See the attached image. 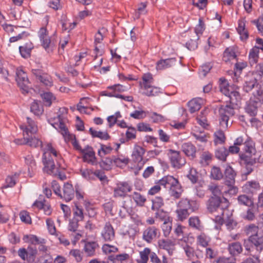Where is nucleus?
I'll return each mask as SVG.
<instances>
[{
    "mask_svg": "<svg viewBox=\"0 0 263 263\" xmlns=\"http://www.w3.org/2000/svg\"><path fill=\"white\" fill-rule=\"evenodd\" d=\"M226 218H227V219L225 221V224L227 227V228L229 230L234 229V228L236 227L237 223L236 221H235L233 219L229 218L228 214H227V213H226L225 218L223 219L220 218V217H219V220L223 221L224 219H225Z\"/></svg>",
    "mask_w": 263,
    "mask_h": 263,
    "instance_id": "obj_51",
    "label": "nucleus"
},
{
    "mask_svg": "<svg viewBox=\"0 0 263 263\" xmlns=\"http://www.w3.org/2000/svg\"><path fill=\"white\" fill-rule=\"evenodd\" d=\"M227 96L229 97L230 103L231 104H237V102L240 100L239 92L234 90L233 89L230 91V93Z\"/></svg>",
    "mask_w": 263,
    "mask_h": 263,
    "instance_id": "obj_44",
    "label": "nucleus"
},
{
    "mask_svg": "<svg viewBox=\"0 0 263 263\" xmlns=\"http://www.w3.org/2000/svg\"><path fill=\"white\" fill-rule=\"evenodd\" d=\"M133 199L137 204L140 206H142L146 201V198L144 196L137 192L134 193Z\"/></svg>",
    "mask_w": 263,
    "mask_h": 263,
    "instance_id": "obj_59",
    "label": "nucleus"
},
{
    "mask_svg": "<svg viewBox=\"0 0 263 263\" xmlns=\"http://www.w3.org/2000/svg\"><path fill=\"white\" fill-rule=\"evenodd\" d=\"M208 190H210L213 195V197L219 196L221 194L220 186L214 183H211L208 185Z\"/></svg>",
    "mask_w": 263,
    "mask_h": 263,
    "instance_id": "obj_50",
    "label": "nucleus"
},
{
    "mask_svg": "<svg viewBox=\"0 0 263 263\" xmlns=\"http://www.w3.org/2000/svg\"><path fill=\"white\" fill-rule=\"evenodd\" d=\"M176 60L174 58L160 60L157 63L156 69L157 70H163L170 68L176 64Z\"/></svg>",
    "mask_w": 263,
    "mask_h": 263,
    "instance_id": "obj_19",
    "label": "nucleus"
},
{
    "mask_svg": "<svg viewBox=\"0 0 263 263\" xmlns=\"http://www.w3.org/2000/svg\"><path fill=\"white\" fill-rule=\"evenodd\" d=\"M213 263H236V259L234 256L229 257H219L215 260Z\"/></svg>",
    "mask_w": 263,
    "mask_h": 263,
    "instance_id": "obj_52",
    "label": "nucleus"
},
{
    "mask_svg": "<svg viewBox=\"0 0 263 263\" xmlns=\"http://www.w3.org/2000/svg\"><path fill=\"white\" fill-rule=\"evenodd\" d=\"M132 190V186L127 182L119 183L114 189V196L115 197H125L126 193L130 192Z\"/></svg>",
    "mask_w": 263,
    "mask_h": 263,
    "instance_id": "obj_16",
    "label": "nucleus"
},
{
    "mask_svg": "<svg viewBox=\"0 0 263 263\" xmlns=\"http://www.w3.org/2000/svg\"><path fill=\"white\" fill-rule=\"evenodd\" d=\"M246 254L249 255L250 257L244 260L242 263H260V253L251 251H246Z\"/></svg>",
    "mask_w": 263,
    "mask_h": 263,
    "instance_id": "obj_30",
    "label": "nucleus"
},
{
    "mask_svg": "<svg viewBox=\"0 0 263 263\" xmlns=\"http://www.w3.org/2000/svg\"><path fill=\"white\" fill-rule=\"evenodd\" d=\"M40 41L42 43V45L46 50L48 51V52L52 50L54 44L51 41V40L48 36L44 37L43 39H41Z\"/></svg>",
    "mask_w": 263,
    "mask_h": 263,
    "instance_id": "obj_48",
    "label": "nucleus"
},
{
    "mask_svg": "<svg viewBox=\"0 0 263 263\" xmlns=\"http://www.w3.org/2000/svg\"><path fill=\"white\" fill-rule=\"evenodd\" d=\"M176 213L177 214L178 219L181 221H183L188 217L191 212L185 210H181L178 209L176 210Z\"/></svg>",
    "mask_w": 263,
    "mask_h": 263,
    "instance_id": "obj_62",
    "label": "nucleus"
},
{
    "mask_svg": "<svg viewBox=\"0 0 263 263\" xmlns=\"http://www.w3.org/2000/svg\"><path fill=\"white\" fill-rule=\"evenodd\" d=\"M219 82L220 91L225 96L229 95L230 91L233 89V88L229 85L228 81L225 78H221Z\"/></svg>",
    "mask_w": 263,
    "mask_h": 263,
    "instance_id": "obj_25",
    "label": "nucleus"
},
{
    "mask_svg": "<svg viewBox=\"0 0 263 263\" xmlns=\"http://www.w3.org/2000/svg\"><path fill=\"white\" fill-rule=\"evenodd\" d=\"M145 149L140 146L136 145L134 148L132 157L135 162H139L142 160Z\"/></svg>",
    "mask_w": 263,
    "mask_h": 263,
    "instance_id": "obj_23",
    "label": "nucleus"
},
{
    "mask_svg": "<svg viewBox=\"0 0 263 263\" xmlns=\"http://www.w3.org/2000/svg\"><path fill=\"white\" fill-rule=\"evenodd\" d=\"M160 234L159 229L155 227H148L143 232L142 238L148 243L152 242Z\"/></svg>",
    "mask_w": 263,
    "mask_h": 263,
    "instance_id": "obj_13",
    "label": "nucleus"
},
{
    "mask_svg": "<svg viewBox=\"0 0 263 263\" xmlns=\"http://www.w3.org/2000/svg\"><path fill=\"white\" fill-rule=\"evenodd\" d=\"M223 177V175L220 168L213 166L211 171L210 177L214 180H220Z\"/></svg>",
    "mask_w": 263,
    "mask_h": 263,
    "instance_id": "obj_46",
    "label": "nucleus"
},
{
    "mask_svg": "<svg viewBox=\"0 0 263 263\" xmlns=\"http://www.w3.org/2000/svg\"><path fill=\"white\" fill-rule=\"evenodd\" d=\"M183 250L185 252V255L187 257L188 260H191L194 256L195 254V250L194 249L189 246L188 245H186L183 247Z\"/></svg>",
    "mask_w": 263,
    "mask_h": 263,
    "instance_id": "obj_56",
    "label": "nucleus"
},
{
    "mask_svg": "<svg viewBox=\"0 0 263 263\" xmlns=\"http://www.w3.org/2000/svg\"><path fill=\"white\" fill-rule=\"evenodd\" d=\"M237 200L240 204H242L249 207L253 206L254 202L251 198L246 195H241L238 197Z\"/></svg>",
    "mask_w": 263,
    "mask_h": 263,
    "instance_id": "obj_40",
    "label": "nucleus"
},
{
    "mask_svg": "<svg viewBox=\"0 0 263 263\" xmlns=\"http://www.w3.org/2000/svg\"><path fill=\"white\" fill-rule=\"evenodd\" d=\"M259 49L257 46H254L251 49L249 53V60L251 63H256L258 58Z\"/></svg>",
    "mask_w": 263,
    "mask_h": 263,
    "instance_id": "obj_43",
    "label": "nucleus"
},
{
    "mask_svg": "<svg viewBox=\"0 0 263 263\" xmlns=\"http://www.w3.org/2000/svg\"><path fill=\"white\" fill-rule=\"evenodd\" d=\"M229 155L228 150L224 147H221L215 151V157L222 161H225L227 156Z\"/></svg>",
    "mask_w": 263,
    "mask_h": 263,
    "instance_id": "obj_36",
    "label": "nucleus"
},
{
    "mask_svg": "<svg viewBox=\"0 0 263 263\" xmlns=\"http://www.w3.org/2000/svg\"><path fill=\"white\" fill-rule=\"evenodd\" d=\"M167 152V154L173 167L180 168L185 164V160L180 156V152L172 149H168Z\"/></svg>",
    "mask_w": 263,
    "mask_h": 263,
    "instance_id": "obj_8",
    "label": "nucleus"
},
{
    "mask_svg": "<svg viewBox=\"0 0 263 263\" xmlns=\"http://www.w3.org/2000/svg\"><path fill=\"white\" fill-rule=\"evenodd\" d=\"M25 163L28 166V171L30 172V170L33 171L34 167L35 166V161L33 157L31 155H27L25 157Z\"/></svg>",
    "mask_w": 263,
    "mask_h": 263,
    "instance_id": "obj_57",
    "label": "nucleus"
},
{
    "mask_svg": "<svg viewBox=\"0 0 263 263\" xmlns=\"http://www.w3.org/2000/svg\"><path fill=\"white\" fill-rule=\"evenodd\" d=\"M219 113L220 126L222 129H226L228 127L229 118L235 114L234 108L231 104L221 106Z\"/></svg>",
    "mask_w": 263,
    "mask_h": 263,
    "instance_id": "obj_4",
    "label": "nucleus"
},
{
    "mask_svg": "<svg viewBox=\"0 0 263 263\" xmlns=\"http://www.w3.org/2000/svg\"><path fill=\"white\" fill-rule=\"evenodd\" d=\"M143 87L144 89H149L150 84L153 83V78L150 73H145L142 77Z\"/></svg>",
    "mask_w": 263,
    "mask_h": 263,
    "instance_id": "obj_49",
    "label": "nucleus"
},
{
    "mask_svg": "<svg viewBox=\"0 0 263 263\" xmlns=\"http://www.w3.org/2000/svg\"><path fill=\"white\" fill-rule=\"evenodd\" d=\"M31 72L33 78L43 85L46 87H50L52 85L53 82L51 77L42 70L32 69Z\"/></svg>",
    "mask_w": 263,
    "mask_h": 263,
    "instance_id": "obj_7",
    "label": "nucleus"
},
{
    "mask_svg": "<svg viewBox=\"0 0 263 263\" xmlns=\"http://www.w3.org/2000/svg\"><path fill=\"white\" fill-rule=\"evenodd\" d=\"M229 201L219 196L211 197L207 202V209L210 213L217 212V217L223 219L226 213L228 212Z\"/></svg>",
    "mask_w": 263,
    "mask_h": 263,
    "instance_id": "obj_1",
    "label": "nucleus"
},
{
    "mask_svg": "<svg viewBox=\"0 0 263 263\" xmlns=\"http://www.w3.org/2000/svg\"><path fill=\"white\" fill-rule=\"evenodd\" d=\"M201 100L193 99L188 102L189 110L191 113H194L199 110L201 108Z\"/></svg>",
    "mask_w": 263,
    "mask_h": 263,
    "instance_id": "obj_35",
    "label": "nucleus"
},
{
    "mask_svg": "<svg viewBox=\"0 0 263 263\" xmlns=\"http://www.w3.org/2000/svg\"><path fill=\"white\" fill-rule=\"evenodd\" d=\"M43 163L44 165V171L47 174L53 175H57L55 165L54 161L50 155L45 152L43 155Z\"/></svg>",
    "mask_w": 263,
    "mask_h": 263,
    "instance_id": "obj_10",
    "label": "nucleus"
},
{
    "mask_svg": "<svg viewBox=\"0 0 263 263\" xmlns=\"http://www.w3.org/2000/svg\"><path fill=\"white\" fill-rule=\"evenodd\" d=\"M243 247L246 251L261 253L263 251V232L244 240Z\"/></svg>",
    "mask_w": 263,
    "mask_h": 263,
    "instance_id": "obj_3",
    "label": "nucleus"
},
{
    "mask_svg": "<svg viewBox=\"0 0 263 263\" xmlns=\"http://www.w3.org/2000/svg\"><path fill=\"white\" fill-rule=\"evenodd\" d=\"M162 229L163 231L164 235L167 236L172 229V223L170 220H165V221H164L162 226Z\"/></svg>",
    "mask_w": 263,
    "mask_h": 263,
    "instance_id": "obj_60",
    "label": "nucleus"
},
{
    "mask_svg": "<svg viewBox=\"0 0 263 263\" xmlns=\"http://www.w3.org/2000/svg\"><path fill=\"white\" fill-rule=\"evenodd\" d=\"M81 153L83 155V159L84 162L92 165L97 164L95 153L91 147L87 146L86 148L82 150Z\"/></svg>",
    "mask_w": 263,
    "mask_h": 263,
    "instance_id": "obj_17",
    "label": "nucleus"
},
{
    "mask_svg": "<svg viewBox=\"0 0 263 263\" xmlns=\"http://www.w3.org/2000/svg\"><path fill=\"white\" fill-rule=\"evenodd\" d=\"M64 120L61 121H52V118H50L48 120L49 123L53 127L59 130L63 136H66L67 135L68 132V129L66 128L64 123Z\"/></svg>",
    "mask_w": 263,
    "mask_h": 263,
    "instance_id": "obj_20",
    "label": "nucleus"
},
{
    "mask_svg": "<svg viewBox=\"0 0 263 263\" xmlns=\"http://www.w3.org/2000/svg\"><path fill=\"white\" fill-rule=\"evenodd\" d=\"M261 91L257 90L255 94L253 93V97H251L246 103V112L251 117H255L257 115L260 102V100L258 97L261 96Z\"/></svg>",
    "mask_w": 263,
    "mask_h": 263,
    "instance_id": "obj_6",
    "label": "nucleus"
},
{
    "mask_svg": "<svg viewBox=\"0 0 263 263\" xmlns=\"http://www.w3.org/2000/svg\"><path fill=\"white\" fill-rule=\"evenodd\" d=\"M152 210L153 211H157L160 210V208L164 205L163 200L162 197L159 196L155 197L152 200Z\"/></svg>",
    "mask_w": 263,
    "mask_h": 263,
    "instance_id": "obj_45",
    "label": "nucleus"
},
{
    "mask_svg": "<svg viewBox=\"0 0 263 263\" xmlns=\"http://www.w3.org/2000/svg\"><path fill=\"white\" fill-rule=\"evenodd\" d=\"M16 81L22 90L23 93H27L29 90V81L27 74L22 69H17L16 71Z\"/></svg>",
    "mask_w": 263,
    "mask_h": 263,
    "instance_id": "obj_9",
    "label": "nucleus"
},
{
    "mask_svg": "<svg viewBox=\"0 0 263 263\" xmlns=\"http://www.w3.org/2000/svg\"><path fill=\"white\" fill-rule=\"evenodd\" d=\"M23 239L34 245L37 244H44L45 243V239L39 238L36 235H25L24 236Z\"/></svg>",
    "mask_w": 263,
    "mask_h": 263,
    "instance_id": "obj_34",
    "label": "nucleus"
},
{
    "mask_svg": "<svg viewBox=\"0 0 263 263\" xmlns=\"http://www.w3.org/2000/svg\"><path fill=\"white\" fill-rule=\"evenodd\" d=\"M243 188L246 193H253L255 191L259 189L260 185L258 182L251 181L247 182Z\"/></svg>",
    "mask_w": 263,
    "mask_h": 263,
    "instance_id": "obj_28",
    "label": "nucleus"
},
{
    "mask_svg": "<svg viewBox=\"0 0 263 263\" xmlns=\"http://www.w3.org/2000/svg\"><path fill=\"white\" fill-rule=\"evenodd\" d=\"M246 232L248 235L251 236L261 233L263 231H259L258 227L255 224H251L246 227Z\"/></svg>",
    "mask_w": 263,
    "mask_h": 263,
    "instance_id": "obj_41",
    "label": "nucleus"
},
{
    "mask_svg": "<svg viewBox=\"0 0 263 263\" xmlns=\"http://www.w3.org/2000/svg\"><path fill=\"white\" fill-rule=\"evenodd\" d=\"M23 136H24V142L23 143L28 144L31 147H37L40 146L42 147V142L38 138L35 137H30L29 135L27 136L25 134H23Z\"/></svg>",
    "mask_w": 263,
    "mask_h": 263,
    "instance_id": "obj_22",
    "label": "nucleus"
},
{
    "mask_svg": "<svg viewBox=\"0 0 263 263\" xmlns=\"http://www.w3.org/2000/svg\"><path fill=\"white\" fill-rule=\"evenodd\" d=\"M30 111L35 115L39 116L43 114L44 109L43 106L40 102L34 100L31 104Z\"/></svg>",
    "mask_w": 263,
    "mask_h": 263,
    "instance_id": "obj_33",
    "label": "nucleus"
},
{
    "mask_svg": "<svg viewBox=\"0 0 263 263\" xmlns=\"http://www.w3.org/2000/svg\"><path fill=\"white\" fill-rule=\"evenodd\" d=\"M214 136L215 137L214 141L216 144H222L225 142L226 137L222 130L220 129L215 132Z\"/></svg>",
    "mask_w": 263,
    "mask_h": 263,
    "instance_id": "obj_53",
    "label": "nucleus"
},
{
    "mask_svg": "<svg viewBox=\"0 0 263 263\" xmlns=\"http://www.w3.org/2000/svg\"><path fill=\"white\" fill-rule=\"evenodd\" d=\"M45 106H50L55 97L50 92H45L41 95Z\"/></svg>",
    "mask_w": 263,
    "mask_h": 263,
    "instance_id": "obj_39",
    "label": "nucleus"
},
{
    "mask_svg": "<svg viewBox=\"0 0 263 263\" xmlns=\"http://www.w3.org/2000/svg\"><path fill=\"white\" fill-rule=\"evenodd\" d=\"M179 209L185 210L193 212L198 209V204L195 200L182 198L178 203Z\"/></svg>",
    "mask_w": 263,
    "mask_h": 263,
    "instance_id": "obj_12",
    "label": "nucleus"
},
{
    "mask_svg": "<svg viewBox=\"0 0 263 263\" xmlns=\"http://www.w3.org/2000/svg\"><path fill=\"white\" fill-rule=\"evenodd\" d=\"M27 125L26 126L25 130H24V133L25 135L28 136L29 133L31 134H35L37 131V127L34 122L31 118L27 117Z\"/></svg>",
    "mask_w": 263,
    "mask_h": 263,
    "instance_id": "obj_26",
    "label": "nucleus"
},
{
    "mask_svg": "<svg viewBox=\"0 0 263 263\" xmlns=\"http://www.w3.org/2000/svg\"><path fill=\"white\" fill-rule=\"evenodd\" d=\"M170 194L171 196L178 199L180 197L183 192L182 187L177 179L175 178L170 186Z\"/></svg>",
    "mask_w": 263,
    "mask_h": 263,
    "instance_id": "obj_18",
    "label": "nucleus"
},
{
    "mask_svg": "<svg viewBox=\"0 0 263 263\" xmlns=\"http://www.w3.org/2000/svg\"><path fill=\"white\" fill-rule=\"evenodd\" d=\"M60 194L59 197L66 202L72 200L74 196V191L72 184L69 183H65Z\"/></svg>",
    "mask_w": 263,
    "mask_h": 263,
    "instance_id": "obj_14",
    "label": "nucleus"
},
{
    "mask_svg": "<svg viewBox=\"0 0 263 263\" xmlns=\"http://www.w3.org/2000/svg\"><path fill=\"white\" fill-rule=\"evenodd\" d=\"M67 108L65 107L60 108L57 117L52 118V121H61L62 120H64L65 116L67 115Z\"/></svg>",
    "mask_w": 263,
    "mask_h": 263,
    "instance_id": "obj_54",
    "label": "nucleus"
},
{
    "mask_svg": "<svg viewBox=\"0 0 263 263\" xmlns=\"http://www.w3.org/2000/svg\"><path fill=\"white\" fill-rule=\"evenodd\" d=\"M73 218L77 221H81L84 219L83 209L82 207L76 204L75 207L73 209Z\"/></svg>",
    "mask_w": 263,
    "mask_h": 263,
    "instance_id": "obj_37",
    "label": "nucleus"
},
{
    "mask_svg": "<svg viewBox=\"0 0 263 263\" xmlns=\"http://www.w3.org/2000/svg\"><path fill=\"white\" fill-rule=\"evenodd\" d=\"M89 133L93 138H99L101 140H107L110 138V136L106 132L97 131L92 128H89Z\"/></svg>",
    "mask_w": 263,
    "mask_h": 263,
    "instance_id": "obj_31",
    "label": "nucleus"
},
{
    "mask_svg": "<svg viewBox=\"0 0 263 263\" xmlns=\"http://www.w3.org/2000/svg\"><path fill=\"white\" fill-rule=\"evenodd\" d=\"M99 247L98 244L95 241L85 242L84 250L89 256H92L95 255L96 249Z\"/></svg>",
    "mask_w": 263,
    "mask_h": 263,
    "instance_id": "obj_24",
    "label": "nucleus"
},
{
    "mask_svg": "<svg viewBox=\"0 0 263 263\" xmlns=\"http://www.w3.org/2000/svg\"><path fill=\"white\" fill-rule=\"evenodd\" d=\"M82 176L88 180L94 179L93 171L91 169H84L80 171Z\"/></svg>",
    "mask_w": 263,
    "mask_h": 263,
    "instance_id": "obj_63",
    "label": "nucleus"
},
{
    "mask_svg": "<svg viewBox=\"0 0 263 263\" xmlns=\"http://www.w3.org/2000/svg\"><path fill=\"white\" fill-rule=\"evenodd\" d=\"M144 90L145 91L144 92V93L149 97L154 96L160 91L159 88L152 86L151 85L149 89H144Z\"/></svg>",
    "mask_w": 263,
    "mask_h": 263,
    "instance_id": "obj_64",
    "label": "nucleus"
},
{
    "mask_svg": "<svg viewBox=\"0 0 263 263\" xmlns=\"http://www.w3.org/2000/svg\"><path fill=\"white\" fill-rule=\"evenodd\" d=\"M101 236L105 241H111L115 237L114 229L110 222H106L102 231Z\"/></svg>",
    "mask_w": 263,
    "mask_h": 263,
    "instance_id": "obj_15",
    "label": "nucleus"
},
{
    "mask_svg": "<svg viewBox=\"0 0 263 263\" xmlns=\"http://www.w3.org/2000/svg\"><path fill=\"white\" fill-rule=\"evenodd\" d=\"M225 184L228 186V192L230 195H235L238 192V188L235 185V178L236 173L233 169L230 166H227L224 171Z\"/></svg>",
    "mask_w": 263,
    "mask_h": 263,
    "instance_id": "obj_5",
    "label": "nucleus"
},
{
    "mask_svg": "<svg viewBox=\"0 0 263 263\" xmlns=\"http://www.w3.org/2000/svg\"><path fill=\"white\" fill-rule=\"evenodd\" d=\"M33 46L31 43H27L23 46H20L19 50L22 57L28 58L30 57V53Z\"/></svg>",
    "mask_w": 263,
    "mask_h": 263,
    "instance_id": "obj_29",
    "label": "nucleus"
},
{
    "mask_svg": "<svg viewBox=\"0 0 263 263\" xmlns=\"http://www.w3.org/2000/svg\"><path fill=\"white\" fill-rule=\"evenodd\" d=\"M159 246L160 248L165 249L168 251L170 255L173 253V249L174 244L170 240L161 239L159 241Z\"/></svg>",
    "mask_w": 263,
    "mask_h": 263,
    "instance_id": "obj_32",
    "label": "nucleus"
},
{
    "mask_svg": "<svg viewBox=\"0 0 263 263\" xmlns=\"http://www.w3.org/2000/svg\"><path fill=\"white\" fill-rule=\"evenodd\" d=\"M102 251L105 254L116 253L118 251V248L108 244H104L102 248Z\"/></svg>",
    "mask_w": 263,
    "mask_h": 263,
    "instance_id": "obj_61",
    "label": "nucleus"
},
{
    "mask_svg": "<svg viewBox=\"0 0 263 263\" xmlns=\"http://www.w3.org/2000/svg\"><path fill=\"white\" fill-rule=\"evenodd\" d=\"M243 151L245 153L240 155V158L246 165L245 170L242 174V179L246 180L247 175L253 171L252 166L255 163V158L253 159L252 156L255 154L256 150L251 143L246 142L243 145Z\"/></svg>",
    "mask_w": 263,
    "mask_h": 263,
    "instance_id": "obj_2",
    "label": "nucleus"
},
{
    "mask_svg": "<svg viewBox=\"0 0 263 263\" xmlns=\"http://www.w3.org/2000/svg\"><path fill=\"white\" fill-rule=\"evenodd\" d=\"M125 134L126 141L134 139L136 137V130L133 127H129Z\"/></svg>",
    "mask_w": 263,
    "mask_h": 263,
    "instance_id": "obj_58",
    "label": "nucleus"
},
{
    "mask_svg": "<svg viewBox=\"0 0 263 263\" xmlns=\"http://www.w3.org/2000/svg\"><path fill=\"white\" fill-rule=\"evenodd\" d=\"M212 155L209 152H204L200 156V163L208 165L209 161L212 159Z\"/></svg>",
    "mask_w": 263,
    "mask_h": 263,
    "instance_id": "obj_55",
    "label": "nucleus"
},
{
    "mask_svg": "<svg viewBox=\"0 0 263 263\" xmlns=\"http://www.w3.org/2000/svg\"><path fill=\"white\" fill-rule=\"evenodd\" d=\"M151 250L145 248L142 251L140 252V258L137 260V263H147L148 256H150Z\"/></svg>",
    "mask_w": 263,
    "mask_h": 263,
    "instance_id": "obj_38",
    "label": "nucleus"
},
{
    "mask_svg": "<svg viewBox=\"0 0 263 263\" xmlns=\"http://www.w3.org/2000/svg\"><path fill=\"white\" fill-rule=\"evenodd\" d=\"M258 85L257 79L253 72H249L245 78V83L243 89L245 91L248 92L253 88L257 87Z\"/></svg>",
    "mask_w": 263,
    "mask_h": 263,
    "instance_id": "obj_11",
    "label": "nucleus"
},
{
    "mask_svg": "<svg viewBox=\"0 0 263 263\" xmlns=\"http://www.w3.org/2000/svg\"><path fill=\"white\" fill-rule=\"evenodd\" d=\"M197 243L203 247H206L210 241V238L204 233L201 234L197 237Z\"/></svg>",
    "mask_w": 263,
    "mask_h": 263,
    "instance_id": "obj_47",
    "label": "nucleus"
},
{
    "mask_svg": "<svg viewBox=\"0 0 263 263\" xmlns=\"http://www.w3.org/2000/svg\"><path fill=\"white\" fill-rule=\"evenodd\" d=\"M182 151L188 157L194 158L196 156V148L191 143H184L181 146Z\"/></svg>",
    "mask_w": 263,
    "mask_h": 263,
    "instance_id": "obj_21",
    "label": "nucleus"
},
{
    "mask_svg": "<svg viewBox=\"0 0 263 263\" xmlns=\"http://www.w3.org/2000/svg\"><path fill=\"white\" fill-rule=\"evenodd\" d=\"M228 250L232 256L239 254L242 251L241 245L239 242H235L229 245Z\"/></svg>",
    "mask_w": 263,
    "mask_h": 263,
    "instance_id": "obj_27",
    "label": "nucleus"
},
{
    "mask_svg": "<svg viewBox=\"0 0 263 263\" xmlns=\"http://www.w3.org/2000/svg\"><path fill=\"white\" fill-rule=\"evenodd\" d=\"M174 178L173 176L170 175L164 176L159 180L158 184L160 186H163L166 189H169L172 182L174 181Z\"/></svg>",
    "mask_w": 263,
    "mask_h": 263,
    "instance_id": "obj_42",
    "label": "nucleus"
}]
</instances>
